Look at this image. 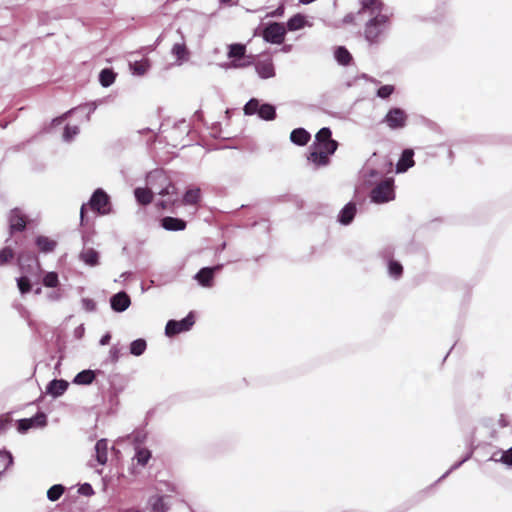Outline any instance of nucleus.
<instances>
[{
    "mask_svg": "<svg viewBox=\"0 0 512 512\" xmlns=\"http://www.w3.org/2000/svg\"><path fill=\"white\" fill-rule=\"evenodd\" d=\"M360 4L359 13L369 16L364 28L365 40L370 45L379 44L390 30V15L384 12L381 0H360Z\"/></svg>",
    "mask_w": 512,
    "mask_h": 512,
    "instance_id": "nucleus-1",
    "label": "nucleus"
},
{
    "mask_svg": "<svg viewBox=\"0 0 512 512\" xmlns=\"http://www.w3.org/2000/svg\"><path fill=\"white\" fill-rule=\"evenodd\" d=\"M331 136L332 132L327 127L317 132L307 156L308 163L312 164L314 168L327 166L330 162V156L337 150L338 143Z\"/></svg>",
    "mask_w": 512,
    "mask_h": 512,
    "instance_id": "nucleus-2",
    "label": "nucleus"
},
{
    "mask_svg": "<svg viewBox=\"0 0 512 512\" xmlns=\"http://www.w3.org/2000/svg\"><path fill=\"white\" fill-rule=\"evenodd\" d=\"M147 183L150 185V188L138 187L134 191L136 200L142 205L151 203L153 192L161 196L175 193V187L171 184L163 171L155 170L150 172L147 176Z\"/></svg>",
    "mask_w": 512,
    "mask_h": 512,
    "instance_id": "nucleus-3",
    "label": "nucleus"
},
{
    "mask_svg": "<svg viewBox=\"0 0 512 512\" xmlns=\"http://www.w3.org/2000/svg\"><path fill=\"white\" fill-rule=\"evenodd\" d=\"M371 201L376 204L389 202L395 198L393 180L385 179L377 184L370 192Z\"/></svg>",
    "mask_w": 512,
    "mask_h": 512,
    "instance_id": "nucleus-4",
    "label": "nucleus"
},
{
    "mask_svg": "<svg viewBox=\"0 0 512 512\" xmlns=\"http://www.w3.org/2000/svg\"><path fill=\"white\" fill-rule=\"evenodd\" d=\"M88 204L93 211H96L100 215H108L112 212L110 197L101 188L94 191Z\"/></svg>",
    "mask_w": 512,
    "mask_h": 512,
    "instance_id": "nucleus-5",
    "label": "nucleus"
},
{
    "mask_svg": "<svg viewBox=\"0 0 512 512\" xmlns=\"http://www.w3.org/2000/svg\"><path fill=\"white\" fill-rule=\"evenodd\" d=\"M408 116L406 112L401 108H391L383 119L390 129L397 130L402 129L406 126Z\"/></svg>",
    "mask_w": 512,
    "mask_h": 512,
    "instance_id": "nucleus-6",
    "label": "nucleus"
},
{
    "mask_svg": "<svg viewBox=\"0 0 512 512\" xmlns=\"http://www.w3.org/2000/svg\"><path fill=\"white\" fill-rule=\"evenodd\" d=\"M194 322V316L191 312L180 321L169 320L165 327V334L168 337H172L179 333L188 331L194 325Z\"/></svg>",
    "mask_w": 512,
    "mask_h": 512,
    "instance_id": "nucleus-7",
    "label": "nucleus"
},
{
    "mask_svg": "<svg viewBox=\"0 0 512 512\" xmlns=\"http://www.w3.org/2000/svg\"><path fill=\"white\" fill-rule=\"evenodd\" d=\"M286 29L283 24L271 23L263 30V38L272 44H281L284 41Z\"/></svg>",
    "mask_w": 512,
    "mask_h": 512,
    "instance_id": "nucleus-8",
    "label": "nucleus"
},
{
    "mask_svg": "<svg viewBox=\"0 0 512 512\" xmlns=\"http://www.w3.org/2000/svg\"><path fill=\"white\" fill-rule=\"evenodd\" d=\"M47 424V417L44 413L39 412L31 418L18 420L17 430L20 433H26L31 428L44 427Z\"/></svg>",
    "mask_w": 512,
    "mask_h": 512,
    "instance_id": "nucleus-9",
    "label": "nucleus"
},
{
    "mask_svg": "<svg viewBox=\"0 0 512 512\" xmlns=\"http://www.w3.org/2000/svg\"><path fill=\"white\" fill-rule=\"evenodd\" d=\"M171 55L175 58L174 64L176 66H181L189 60L190 51L187 48L183 35H181L180 41L173 44L171 48Z\"/></svg>",
    "mask_w": 512,
    "mask_h": 512,
    "instance_id": "nucleus-10",
    "label": "nucleus"
},
{
    "mask_svg": "<svg viewBox=\"0 0 512 512\" xmlns=\"http://www.w3.org/2000/svg\"><path fill=\"white\" fill-rule=\"evenodd\" d=\"M222 268V265L214 267H204L200 269L194 276V279L202 287L210 288L213 286L214 274Z\"/></svg>",
    "mask_w": 512,
    "mask_h": 512,
    "instance_id": "nucleus-11",
    "label": "nucleus"
},
{
    "mask_svg": "<svg viewBox=\"0 0 512 512\" xmlns=\"http://www.w3.org/2000/svg\"><path fill=\"white\" fill-rule=\"evenodd\" d=\"M245 51V46L242 44L229 45L228 57L234 59L229 66L233 68L244 67L246 64L239 62V60L244 56Z\"/></svg>",
    "mask_w": 512,
    "mask_h": 512,
    "instance_id": "nucleus-12",
    "label": "nucleus"
},
{
    "mask_svg": "<svg viewBox=\"0 0 512 512\" xmlns=\"http://www.w3.org/2000/svg\"><path fill=\"white\" fill-rule=\"evenodd\" d=\"M111 308L116 312H124L131 304L130 298L125 292H118L110 299Z\"/></svg>",
    "mask_w": 512,
    "mask_h": 512,
    "instance_id": "nucleus-13",
    "label": "nucleus"
},
{
    "mask_svg": "<svg viewBox=\"0 0 512 512\" xmlns=\"http://www.w3.org/2000/svg\"><path fill=\"white\" fill-rule=\"evenodd\" d=\"M26 227L25 216L19 209H13L9 215L10 232L22 231Z\"/></svg>",
    "mask_w": 512,
    "mask_h": 512,
    "instance_id": "nucleus-14",
    "label": "nucleus"
},
{
    "mask_svg": "<svg viewBox=\"0 0 512 512\" xmlns=\"http://www.w3.org/2000/svg\"><path fill=\"white\" fill-rule=\"evenodd\" d=\"M382 176L383 172H380L377 169L370 167L369 164L362 171L363 183L366 186H372L382 181Z\"/></svg>",
    "mask_w": 512,
    "mask_h": 512,
    "instance_id": "nucleus-15",
    "label": "nucleus"
},
{
    "mask_svg": "<svg viewBox=\"0 0 512 512\" xmlns=\"http://www.w3.org/2000/svg\"><path fill=\"white\" fill-rule=\"evenodd\" d=\"M357 208L353 202L347 203L338 214V221L342 225H349L355 217Z\"/></svg>",
    "mask_w": 512,
    "mask_h": 512,
    "instance_id": "nucleus-16",
    "label": "nucleus"
},
{
    "mask_svg": "<svg viewBox=\"0 0 512 512\" xmlns=\"http://www.w3.org/2000/svg\"><path fill=\"white\" fill-rule=\"evenodd\" d=\"M68 388V382L65 380H57L54 379L49 382L46 387V393L52 395L53 397H59L65 393Z\"/></svg>",
    "mask_w": 512,
    "mask_h": 512,
    "instance_id": "nucleus-17",
    "label": "nucleus"
},
{
    "mask_svg": "<svg viewBox=\"0 0 512 512\" xmlns=\"http://www.w3.org/2000/svg\"><path fill=\"white\" fill-rule=\"evenodd\" d=\"M413 151L406 149L403 151L397 165L396 170L398 173L406 172L409 168L414 166Z\"/></svg>",
    "mask_w": 512,
    "mask_h": 512,
    "instance_id": "nucleus-18",
    "label": "nucleus"
},
{
    "mask_svg": "<svg viewBox=\"0 0 512 512\" xmlns=\"http://www.w3.org/2000/svg\"><path fill=\"white\" fill-rule=\"evenodd\" d=\"M79 259L90 267L99 265V253L93 248H84L79 254Z\"/></svg>",
    "mask_w": 512,
    "mask_h": 512,
    "instance_id": "nucleus-19",
    "label": "nucleus"
},
{
    "mask_svg": "<svg viewBox=\"0 0 512 512\" xmlns=\"http://www.w3.org/2000/svg\"><path fill=\"white\" fill-rule=\"evenodd\" d=\"M256 72L262 79L272 78L275 75L274 66L271 60L259 61L255 66Z\"/></svg>",
    "mask_w": 512,
    "mask_h": 512,
    "instance_id": "nucleus-20",
    "label": "nucleus"
},
{
    "mask_svg": "<svg viewBox=\"0 0 512 512\" xmlns=\"http://www.w3.org/2000/svg\"><path fill=\"white\" fill-rule=\"evenodd\" d=\"M161 226L167 231H182L186 228V222L180 218L164 217Z\"/></svg>",
    "mask_w": 512,
    "mask_h": 512,
    "instance_id": "nucleus-21",
    "label": "nucleus"
},
{
    "mask_svg": "<svg viewBox=\"0 0 512 512\" xmlns=\"http://www.w3.org/2000/svg\"><path fill=\"white\" fill-rule=\"evenodd\" d=\"M96 460L100 465H105L108 459V441L100 439L95 445Z\"/></svg>",
    "mask_w": 512,
    "mask_h": 512,
    "instance_id": "nucleus-22",
    "label": "nucleus"
},
{
    "mask_svg": "<svg viewBox=\"0 0 512 512\" xmlns=\"http://www.w3.org/2000/svg\"><path fill=\"white\" fill-rule=\"evenodd\" d=\"M310 133L304 128H296L290 134V140L296 145L304 146L310 140Z\"/></svg>",
    "mask_w": 512,
    "mask_h": 512,
    "instance_id": "nucleus-23",
    "label": "nucleus"
},
{
    "mask_svg": "<svg viewBox=\"0 0 512 512\" xmlns=\"http://www.w3.org/2000/svg\"><path fill=\"white\" fill-rule=\"evenodd\" d=\"M39 250L43 253H49L54 251L57 246V242L46 236H38L35 241Z\"/></svg>",
    "mask_w": 512,
    "mask_h": 512,
    "instance_id": "nucleus-24",
    "label": "nucleus"
},
{
    "mask_svg": "<svg viewBox=\"0 0 512 512\" xmlns=\"http://www.w3.org/2000/svg\"><path fill=\"white\" fill-rule=\"evenodd\" d=\"M129 67L134 75L143 76L149 71L151 65L148 59H143L131 62Z\"/></svg>",
    "mask_w": 512,
    "mask_h": 512,
    "instance_id": "nucleus-25",
    "label": "nucleus"
},
{
    "mask_svg": "<svg viewBox=\"0 0 512 512\" xmlns=\"http://www.w3.org/2000/svg\"><path fill=\"white\" fill-rule=\"evenodd\" d=\"M149 505L153 512H166L168 510L165 496L155 495L150 497Z\"/></svg>",
    "mask_w": 512,
    "mask_h": 512,
    "instance_id": "nucleus-26",
    "label": "nucleus"
},
{
    "mask_svg": "<svg viewBox=\"0 0 512 512\" xmlns=\"http://www.w3.org/2000/svg\"><path fill=\"white\" fill-rule=\"evenodd\" d=\"M95 379V372L92 370H83L79 372L73 380L74 384L77 385H89L91 384Z\"/></svg>",
    "mask_w": 512,
    "mask_h": 512,
    "instance_id": "nucleus-27",
    "label": "nucleus"
},
{
    "mask_svg": "<svg viewBox=\"0 0 512 512\" xmlns=\"http://www.w3.org/2000/svg\"><path fill=\"white\" fill-rule=\"evenodd\" d=\"M306 24V17L301 14H296L288 20L287 29L289 31H297L302 29Z\"/></svg>",
    "mask_w": 512,
    "mask_h": 512,
    "instance_id": "nucleus-28",
    "label": "nucleus"
},
{
    "mask_svg": "<svg viewBox=\"0 0 512 512\" xmlns=\"http://www.w3.org/2000/svg\"><path fill=\"white\" fill-rule=\"evenodd\" d=\"M97 108V105L96 103H89V104H86L84 106H80L78 108H75V109H71L69 110L67 113H65L62 117L60 118H56L53 120V123L55 124H59L63 121V119L68 115V114H71L72 112L76 111V110H80V109H87V115H86V120L89 121L90 120V115L96 110Z\"/></svg>",
    "mask_w": 512,
    "mask_h": 512,
    "instance_id": "nucleus-29",
    "label": "nucleus"
},
{
    "mask_svg": "<svg viewBox=\"0 0 512 512\" xmlns=\"http://www.w3.org/2000/svg\"><path fill=\"white\" fill-rule=\"evenodd\" d=\"M335 59L341 65H348L352 60L350 52L345 47H338L334 53Z\"/></svg>",
    "mask_w": 512,
    "mask_h": 512,
    "instance_id": "nucleus-30",
    "label": "nucleus"
},
{
    "mask_svg": "<svg viewBox=\"0 0 512 512\" xmlns=\"http://www.w3.org/2000/svg\"><path fill=\"white\" fill-rule=\"evenodd\" d=\"M258 115L263 120H273L276 116L275 107L271 104H262L259 108Z\"/></svg>",
    "mask_w": 512,
    "mask_h": 512,
    "instance_id": "nucleus-31",
    "label": "nucleus"
},
{
    "mask_svg": "<svg viewBox=\"0 0 512 512\" xmlns=\"http://www.w3.org/2000/svg\"><path fill=\"white\" fill-rule=\"evenodd\" d=\"M147 348V343L144 339L139 338L131 342L129 350L134 356H141Z\"/></svg>",
    "mask_w": 512,
    "mask_h": 512,
    "instance_id": "nucleus-32",
    "label": "nucleus"
},
{
    "mask_svg": "<svg viewBox=\"0 0 512 512\" xmlns=\"http://www.w3.org/2000/svg\"><path fill=\"white\" fill-rule=\"evenodd\" d=\"M116 74L111 69H103L99 74V81L103 87L111 86L115 81Z\"/></svg>",
    "mask_w": 512,
    "mask_h": 512,
    "instance_id": "nucleus-33",
    "label": "nucleus"
},
{
    "mask_svg": "<svg viewBox=\"0 0 512 512\" xmlns=\"http://www.w3.org/2000/svg\"><path fill=\"white\" fill-rule=\"evenodd\" d=\"M150 458H151V452L147 448H143V447L136 448V453H135V456L133 459L137 461V464H139L141 466H145L148 463V461L150 460Z\"/></svg>",
    "mask_w": 512,
    "mask_h": 512,
    "instance_id": "nucleus-34",
    "label": "nucleus"
},
{
    "mask_svg": "<svg viewBox=\"0 0 512 512\" xmlns=\"http://www.w3.org/2000/svg\"><path fill=\"white\" fill-rule=\"evenodd\" d=\"M199 199H200V189L195 188V189H190V190L186 191V193L183 197V202L185 204L194 205V204L198 203Z\"/></svg>",
    "mask_w": 512,
    "mask_h": 512,
    "instance_id": "nucleus-35",
    "label": "nucleus"
},
{
    "mask_svg": "<svg viewBox=\"0 0 512 512\" xmlns=\"http://www.w3.org/2000/svg\"><path fill=\"white\" fill-rule=\"evenodd\" d=\"M65 488L61 484H56L50 487L47 491V498L54 502L57 501L64 493Z\"/></svg>",
    "mask_w": 512,
    "mask_h": 512,
    "instance_id": "nucleus-36",
    "label": "nucleus"
},
{
    "mask_svg": "<svg viewBox=\"0 0 512 512\" xmlns=\"http://www.w3.org/2000/svg\"><path fill=\"white\" fill-rule=\"evenodd\" d=\"M402 272H403V267L399 262L389 260L388 273H389L390 277L397 279V278L401 277Z\"/></svg>",
    "mask_w": 512,
    "mask_h": 512,
    "instance_id": "nucleus-37",
    "label": "nucleus"
},
{
    "mask_svg": "<svg viewBox=\"0 0 512 512\" xmlns=\"http://www.w3.org/2000/svg\"><path fill=\"white\" fill-rule=\"evenodd\" d=\"M59 284L58 274L56 272H48L43 277V285L49 288H55Z\"/></svg>",
    "mask_w": 512,
    "mask_h": 512,
    "instance_id": "nucleus-38",
    "label": "nucleus"
},
{
    "mask_svg": "<svg viewBox=\"0 0 512 512\" xmlns=\"http://www.w3.org/2000/svg\"><path fill=\"white\" fill-rule=\"evenodd\" d=\"M12 455L7 451H0V475L12 464Z\"/></svg>",
    "mask_w": 512,
    "mask_h": 512,
    "instance_id": "nucleus-39",
    "label": "nucleus"
},
{
    "mask_svg": "<svg viewBox=\"0 0 512 512\" xmlns=\"http://www.w3.org/2000/svg\"><path fill=\"white\" fill-rule=\"evenodd\" d=\"M260 106L257 99H250L244 106V112L246 115L258 114Z\"/></svg>",
    "mask_w": 512,
    "mask_h": 512,
    "instance_id": "nucleus-40",
    "label": "nucleus"
},
{
    "mask_svg": "<svg viewBox=\"0 0 512 512\" xmlns=\"http://www.w3.org/2000/svg\"><path fill=\"white\" fill-rule=\"evenodd\" d=\"M14 257L13 249L10 246L4 247L0 251V265L9 262Z\"/></svg>",
    "mask_w": 512,
    "mask_h": 512,
    "instance_id": "nucleus-41",
    "label": "nucleus"
},
{
    "mask_svg": "<svg viewBox=\"0 0 512 512\" xmlns=\"http://www.w3.org/2000/svg\"><path fill=\"white\" fill-rule=\"evenodd\" d=\"M79 133L78 126L67 125L64 129L63 139L66 142H70Z\"/></svg>",
    "mask_w": 512,
    "mask_h": 512,
    "instance_id": "nucleus-42",
    "label": "nucleus"
},
{
    "mask_svg": "<svg viewBox=\"0 0 512 512\" xmlns=\"http://www.w3.org/2000/svg\"><path fill=\"white\" fill-rule=\"evenodd\" d=\"M17 286L21 292V294L28 293L31 290V284L27 277L22 276L17 279Z\"/></svg>",
    "mask_w": 512,
    "mask_h": 512,
    "instance_id": "nucleus-43",
    "label": "nucleus"
},
{
    "mask_svg": "<svg viewBox=\"0 0 512 512\" xmlns=\"http://www.w3.org/2000/svg\"><path fill=\"white\" fill-rule=\"evenodd\" d=\"M394 92V86L383 85L377 90V96L382 99L388 98Z\"/></svg>",
    "mask_w": 512,
    "mask_h": 512,
    "instance_id": "nucleus-44",
    "label": "nucleus"
},
{
    "mask_svg": "<svg viewBox=\"0 0 512 512\" xmlns=\"http://www.w3.org/2000/svg\"><path fill=\"white\" fill-rule=\"evenodd\" d=\"M120 348L117 347V346H112L109 350V360L112 362V363H116L119 358H120Z\"/></svg>",
    "mask_w": 512,
    "mask_h": 512,
    "instance_id": "nucleus-45",
    "label": "nucleus"
},
{
    "mask_svg": "<svg viewBox=\"0 0 512 512\" xmlns=\"http://www.w3.org/2000/svg\"><path fill=\"white\" fill-rule=\"evenodd\" d=\"M500 461L508 466H512V447L502 454Z\"/></svg>",
    "mask_w": 512,
    "mask_h": 512,
    "instance_id": "nucleus-46",
    "label": "nucleus"
},
{
    "mask_svg": "<svg viewBox=\"0 0 512 512\" xmlns=\"http://www.w3.org/2000/svg\"><path fill=\"white\" fill-rule=\"evenodd\" d=\"M79 493L85 496H91L94 494V490L90 484L85 483L80 486Z\"/></svg>",
    "mask_w": 512,
    "mask_h": 512,
    "instance_id": "nucleus-47",
    "label": "nucleus"
},
{
    "mask_svg": "<svg viewBox=\"0 0 512 512\" xmlns=\"http://www.w3.org/2000/svg\"><path fill=\"white\" fill-rule=\"evenodd\" d=\"M82 305L86 311H94L96 308L95 302L92 299H88V298H84L82 300Z\"/></svg>",
    "mask_w": 512,
    "mask_h": 512,
    "instance_id": "nucleus-48",
    "label": "nucleus"
},
{
    "mask_svg": "<svg viewBox=\"0 0 512 512\" xmlns=\"http://www.w3.org/2000/svg\"><path fill=\"white\" fill-rule=\"evenodd\" d=\"M468 459V457H465L463 460H461L460 462L454 464L443 476L442 478L446 477L452 470L454 469H457L459 466L462 465L463 462H465L466 460Z\"/></svg>",
    "mask_w": 512,
    "mask_h": 512,
    "instance_id": "nucleus-49",
    "label": "nucleus"
},
{
    "mask_svg": "<svg viewBox=\"0 0 512 512\" xmlns=\"http://www.w3.org/2000/svg\"><path fill=\"white\" fill-rule=\"evenodd\" d=\"M111 339V335L109 333L104 334L100 339V345H107Z\"/></svg>",
    "mask_w": 512,
    "mask_h": 512,
    "instance_id": "nucleus-50",
    "label": "nucleus"
},
{
    "mask_svg": "<svg viewBox=\"0 0 512 512\" xmlns=\"http://www.w3.org/2000/svg\"><path fill=\"white\" fill-rule=\"evenodd\" d=\"M48 298L50 300H59L60 299V294L57 293V292H51L48 294Z\"/></svg>",
    "mask_w": 512,
    "mask_h": 512,
    "instance_id": "nucleus-51",
    "label": "nucleus"
},
{
    "mask_svg": "<svg viewBox=\"0 0 512 512\" xmlns=\"http://www.w3.org/2000/svg\"><path fill=\"white\" fill-rule=\"evenodd\" d=\"M174 202V200H167V201H161L159 203V205L162 207V208H166L168 207L170 204H172Z\"/></svg>",
    "mask_w": 512,
    "mask_h": 512,
    "instance_id": "nucleus-52",
    "label": "nucleus"
},
{
    "mask_svg": "<svg viewBox=\"0 0 512 512\" xmlns=\"http://www.w3.org/2000/svg\"><path fill=\"white\" fill-rule=\"evenodd\" d=\"M85 209H86V204H83L82 207H81V210H80L81 222H83V219H84Z\"/></svg>",
    "mask_w": 512,
    "mask_h": 512,
    "instance_id": "nucleus-53",
    "label": "nucleus"
},
{
    "mask_svg": "<svg viewBox=\"0 0 512 512\" xmlns=\"http://www.w3.org/2000/svg\"><path fill=\"white\" fill-rule=\"evenodd\" d=\"M83 331H84L83 326H79V327L75 330L76 334H77V335H79V336L83 333Z\"/></svg>",
    "mask_w": 512,
    "mask_h": 512,
    "instance_id": "nucleus-54",
    "label": "nucleus"
},
{
    "mask_svg": "<svg viewBox=\"0 0 512 512\" xmlns=\"http://www.w3.org/2000/svg\"><path fill=\"white\" fill-rule=\"evenodd\" d=\"M352 16L351 15H347L345 18H344V22L348 23L350 21H352Z\"/></svg>",
    "mask_w": 512,
    "mask_h": 512,
    "instance_id": "nucleus-55",
    "label": "nucleus"
},
{
    "mask_svg": "<svg viewBox=\"0 0 512 512\" xmlns=\"http://www.w3.org/2000/svg\"><path fill=\"white\" fill-rule=\"evenodd\" d=\"M283 13V8H278L274 15H281Z\"/></svg>",
    "mask_w": 512,
    "mask_h": 512,
    "instance_id": "nucleus-56",
    "label": "nucleus"
},
{
    "mask_svg": "<svg viewBox=\"0 0 512 512\" xmlns=\"http://www.w3.org/2000/svg\"><path fill=\"white\" fill-rule=\"evenodd\" d=\"M125 512H139L138 510H135V509H128L126 510Z\"/></svg>",
    "mask_w": 512,
    "mask_h": 512,
    "instance_id": "nucleus-57",
    "label": "nucleus"
},
{
    "mask_svg": "<svg viewBox=\"0 0 512 512\" xmlns=\"http://www.w3.org/2000/svg\"><path fill=\"white\" fill-rule=\"evenodd\" d=\"M35 293H36V294H40V293H41V288H37V289L35 290Z\"/></svg>",
    "mask_w": 512,
    "mask_h": 512,
    "instance_id": "nucleus-58",
    "label": "nucleus"
},
{
    "mask_svg": "<svg viewBox=\"0 0 512 512\" xmlns=\"http://www.w3.org/2000/svg\"><path fill=\"white\" fill-rule=\"evenodd\" d=\"M220 1H221V3H229V2H231V0H220Z\"/></svg>",
    "mask_w": 512,
    "mask_h": 512,
    "instance_id": "nucleus-59",
    "label": "nucleus"
}]
</instances>
